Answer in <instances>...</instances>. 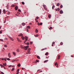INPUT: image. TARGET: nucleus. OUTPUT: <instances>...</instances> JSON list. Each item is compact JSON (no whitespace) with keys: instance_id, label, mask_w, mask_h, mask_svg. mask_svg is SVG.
<instances>
[{"instance_id":"f257e3e1","label":"nucleus","mask_w":74,"mask_h":74,"mask_svg":"<svg viewBox=\"0 0 74 74\" xmlns=\"http://www.w3.org/2000/svg\"><path fill=\"white\" fill-rule=\"evenodd\" d=\"M29 46H27L26 47L24 46L23 47V46H22V45H21V48H22H22H23V49H25V50H27V48H29Z\"/></svg>"},{"instance_id":"f03ea898","label":"nucleus","mask_w":74,"mask_h":74,"mask_svg":"<svg viewBox=\"0 0 74 74\" xmlns=\"http://www.w3.org/2000/svg\"><path fill=\"white\" fill-rule=\"evenodd\" d=\"M60 14H62L63 13V12L62 10H61L60 11Z\"/></svg>"},{"instance_id":"7ed1b4c3","label":"nucleus","mask_w":74,"mask_h":74,"mask_svg":"<svg viewBox=\"0 0 74 74\" xmlns=\"http://www.w3.org/2000/svg\"><path fill=\"white\" fill-rule=\"evenodd\" d=\"M8 56L9 58H11V54H10V53H8Z\"/></svg>"},{"instance_id":"20e7f679","label":"nucleus","mask_w":74,"mask_h":74,"mask_svg":"<svg viewBox=\"0 0 74 74\" xmlns=\"http://www.w3.org/2000/svg\"><path fill=\"white\" fill-rule=\"evenodd\" d=\"M9 38H10V40H11L12 41H14V39H13L12 38L10 37V36H9Z\"/></svg>"},{"instance_id":"39448f33","label":"nucleus","mask_w":74,"mask_h":74,"mask_svg":"<svg viewBox=\"0 0 74 74\" xmlns=\"http://www.w3.org/2000/svg\"><path fill=\"white\" fill-rule=\"evenodd\" d=\"M30 48H29L27 51L28 53L30 52Z\"/></svg>"},{"instance_id":"423d86ee","label":"nucleus","mask_w":74,"mask_h":74,"mask_svg":"<svg viewBox=\"0 0 74 74\" xmlns=\"http://www.w3.org/2000/svg\"><path fill=\"white\" fill-rule=\"evenodd\" d=\"M17 39L18 42H21V41L19 39V38H17Z\"/></svg>"},{"instance_id":"0eeeda50","label":"nucleus","mask_w":74,"mask_h":74,"mask_svg":"<svg viewBox=\"0 0 74 74\" xmlns=\"http://www.w3.org/2000/svg\"><path fill=\"white\" fill-rule=\"evenodd\" d=\"M6 7L7 9H8V8H9V5L8 4H8L6 6Z\"/></svg>"},{"instance_id":"6e6552de","label":"nucleus","mask_w":74,"mask_h":74,"mask_svg":"<svg viewBox=\"0 0 74 74\" xmlns=\"http://www.w3.org/2000/svg\"><path fill=\"white\" fill-rule=\"evenodd\" d=\"M17 8H18V7L17 6H16V7L15 8V10H17Z\"/></svg>"},{"instance_id":"1a4fd4ad","label":"nucleus","mask_w":74,"mask_h":74,"mask_svg":"<svg viewBox=\"0 0 74 74\" xmlns=\"http://www.w3.org/2000/svg\"><path fill=\"white\" fill-rule=\"evenodd\" d=\"M3 66H7V64H6V63H3Z\"/></svg>"},{"instance_id":"9d476101","label":"nucleus","mask_w":74,"mask_h":74,"mask_svg":"<svg viewBox=\"0 0 74 74\" xmlns=\"http://www.w3.org/2000/svg\"><path fill=\"white\" fill-rule=\"evenodd\" d=\"M23 36V34H22L21 33L20 34L18 35V36Z\"/></svg>"},{"instance_id":"9b49d317","label":"nucleus","mask_w":74,"mask_h":74,"mask_svg":"<svg viewBox=\"0 0 74 74\" xmlns=\"http://www.w3.org/2000/svg\"><path fill=\"white\" fill-rule=\"evenodd\" d=\"M3 12L4 14H5V10L4 9L3 10Z\"/></svg>"},{"instance_id":"f8f14e48","label":"nucleus","mask_w":74,"mask_h":74,"mask_svg":"<svg viewBox=\"0 0 74 74\" xmlns=\"http://www.w3.org/2000/svg\"><path fill=\"white\" fill-rule=\"evenodd\" d=\"M25 40H27V39H28L27 37L25 36Z\"/></svg>"},{"instance_id":"ddd939ff","label":"nucleus","mask_w":74,"mask_h":74,"mask_svg":"<svg viewBox=\"0 0 74 74\" xmlns=\"http://www.w3.org/2000/svg\"><path fill=\"white\" fill-rule=\"evenodd\" d=\"M22 26H25L26 25V24L25 23H23L22 24Z\"/></svg>"},{"instance_id":"4468645a","label":"nucleus","mask_w":74,"mask_h":74,"mask_svg":"<svg viewBox=\"0 0 74 74\" xmlns=\"http://www.w3.org/2000/svg\"><path fill=\"white\" fill-rule=\"evenodd\" d=\"M21 38L22 39V40H25V37L23 36L21 37Z\"/></svg>"},{"instance_id":"2eb2a0df","label":"nucleus","mask_w":74,"mask_h":74,"mask_svg":"<svg viewBox=\"0 0 74 74\" xmlns=\"http://www.w3.org/2000/svg\"><path fill=\"white\" fill-rule=\"evenodd\" d=\"M37 58H38V59H40V57L39 56H37Z\"/></svg>"},{"instance_id":"dca6fc26","label":"nucleus","mask_w":74,"mask_h":74,"mask_svg":"<svg viewBox=\"0 0 74 74\" xmlns=\"http://www.w3.org/2000/svg\"><path fill=\"white\" fill-rule=\"evenodd\" d=\"M22 25H20L19 27V29H21V28H22Z\"/></svg>"},{"instance_id":"f3484780","label":"nucleus","mask_w":74,"mask_h":74,"mask_svg":"<svg viewBox=\"0 0 74 74\" xmlns=\"http://www.w3.org/2000/svg\"><path fill=\"white\" fill-rule=\"evenodd\" d=\"M54 7H55V5H53L52 7V8L53 10L54 8Z\"/></svg>"},{"instance_id":"a211bd4d","label":"nucleus","mask_w":74,"mask_h":74,"mask_svg":"<svg viewBox=\"0 0 74 74\" xmlns=\"http://www.w3.org/2000/svg\"><path fill=\"white\" fill-rule=\"evenodd\" d=\"M16 51L18 52H19V49H16Z\"/></svg>"},{"instance_id":"6ab92c4d","label":"nucleus","mask_w":74,"mask_h":74,"mask_svg":"<svg viewBox=\"0 0 74 74\" xmlns=\"http://www.w3.org/2000/svg\"><path fill=\"white\" fill-rule=\"evenodd\" d=\"M60 56L58 55V59H60Z\"/></svg>"},{"instance_id":"aec40b11","label":"nucleus","mask_w":74,"mask_h":74,"mask_svg":"<svg viewBox=\"0 0 74 74\" xmlns=\"http://www.w3.org/2000/svg\"><path fill=\"white\" fill-rule=\"evenodd\" d=\"M48 60H46L44 61V63H46V62H48Z\"/></svg>"},{"instance_id":"412c9836","label":"nucleus","mask_w":74,"mask_h":74,"mask_svg":"<svg viewBox=\"0 0 74 74\" xmlns=\"http://www.w3.org/2000/svg\"><path fill=\"white\" fill-rule=\"evenodd\" d=\"M44 9L45 10H47V8H46V7H44Z\"/></svg>"},{"instance_id":"4be33fe9","label":"nucleus","mask_w":74,"mask_h":74,"mask_svg":"<svg viewBox=\"0 0 74 74\" xmlns=\"http://www.w3.org/2000/svg\"><path fill=\"white\" fill-rule=\"evenodd\" d=\"M13 55H14V56H15V55H16V54H15V53L14 52H13Z\"/></svg>"},{"instance_id":"5701e85b","label":"nucleus","mask_w":74,"mask_h":74,"mask_svg":"<svg viewBox=\"0 0 74 74\" xmlns=\"http://www.w3.org/2000/svg\"><path fill=\"white\" fill-rule=\"evenodd\" d=\"M0 66L2 68H3V67H4V66L3 65H2L1 64H0Z\"/></svg>"},{"instance_id":"b1692460","label":"nucleus","mask_w":74,"mask_h":74,"mask_svg":"<svg viewBox=\"0 0 74 74\" xmlns=\"http://www.w3.org/2000/svg\"><path fill=\"white\" fill-rule=\"evenodd\" d=\"M17 66L18 67H21V64H18L17 65Z\"/></svg>"},{"instance_id":"393cba45","label":"nucleus","mask_w":74,"mask_h":74,"mask_svg":"<svg viewBox=\"0 0 74 74\" xmlns=\"http://www.w3.org/2000/svg\"><path fill=\"white\" fill-rule=\"evenodd\" d=\"M52 27H49V29L50 30H52Z\"/></svg>"},{"instance_id":"a878e982","label":"nucleus","mask_w":74,"mask_h":74,"mask_svg":"<svg viewBox=\"0 0 74 74\" xmlns=\"http://www.w3.org/2000/svg\"><path fill=\"white\" fill-rule=\"evenodd\" d=\"M48 17L49 18H51V15H49Z\"/></svg>"},{"instance_id":"bb28decb","label":"nucleus","mask_w":74,"mask_h":74,"mask_svg":"<svg viewBox=\"0 0 74 74\" xmlns=\"http://www.w3.org/2000/svg\"><path fill=\"white\" fill-rule=\"evenodd\" d=\"M57 6H59V3H57V5H56Z\"/></svg>"},{"instance_id":"cd10ccee","label":"nucleus","mask_w":74,"mask_h":74,"mask_svg":"<svg viewBox=\"0 0 74 74\" xmlns=\"http://www.w3.org/2000/svg\"><path fill=\"white\" fill-rule=\"evenodd\" d=\"M27 28H28L29 29H30V26H27Z\"/></svg>"},{"instance_id":"c85d7f7f","label":"nucleus","mask_w":74,"mask_h":74,"mask_svg":"<svg viewBox=\"0 0 74 74\" xmlns=\"http://www.w3.org/2000/svg\"><path fill=\"white\" fill-rule=\"evenodd\" d=\"M7 14L8 15H10V12H8Z\"/></svg>"},{"instance_id":"c756f323","label":"nucleus","mask_w":74,"mask_h":74,"mask_svg":"<svg viewBox=\"0 0 74 74\" xmlns=\"http://www.w3.org/2000/svg\"><path fill=\"white\" fill-rule=\"evenodd\" d=\"M48 52H47L45 54V55H48Z\"/></svg>"},{"instance_id":"7c9ffc66","label":"nucleus","mask_w":74,"mask_h":74,"mask_svg":"<svg viewBox=\"0 0 74 74\" xmlns=\"http://www.w3.org/2000/svg\"><path fill=\"white\" fill-rule=\"evenodd\" d=\"M13 70H14V68H13L11 70V71H13Z\"/></svg>"},{"instance_id":"2f4dec72","label":"nucleus","mask_w":74,"mask_h":74,"mask_svg":"<svg viewBox=\"0 0 74 74\" xmlns=\"http://www.w3.org/2000/svg\"><path fill=\"white\" fill-rule=\"evenodd\" d=\"M12 62L13 63H14V62H15V60H12Z\"/></svg>"},{"instance_id":"473e14b6","label":"nucleus","mask_w":74,"mask_h":74,"mask_svg":"<svg viewBox=\"0 0 74 74\" xmlns=\"http://www.w3.org/2000/svg\"><path fill=\"white\" fill-rule=\"evenodd\" d=\"M60 8H63V5H61L60 6Z\"/></svg>"},{"instance_id":"72a5a7b5","label":"nucleus","mask_w":74,"mask_h":74,"mask_svg":"<svg viewBox=\"0 0 74 74\" xmlns=\"http://www.w3.org/2000/svg\"><path fill=\"white\" fill-rule=\"evenodd\" d=\"M36 33H38V30L37 29H36Z\"/></svg>"},{"instance_id":"f704fd0d","label":"nucleus","mask_w":74,"mask_h":74,"mask_svg":"<svg viewBox=\"0 0 74 74\" xmlns=\"http://www.w3.org/2000/svg\"><path fill=\"white\" fill-rule=\"evenodd\" d=\"M14 7V5H12L11 6V7Z\"/></svg>"},{"instance_id":"c9c22d12","label":"nucleus","mask_w":74,"mask_h":74,"mask_svg":"<svg viewBox=\"0 0 74 74\" xmlns=\"http://www.w3.org/2000/svg\"><path fill=\"white\" fill-rule=\"evenodd\" d=\"M35 36L36 37H38V35L37 34L36 35H35Z\"/></svg>"},{"instance_id":"e433bc0d","label":"nucleus","mask_w":74,"mask_h":74,"mask_svg":"<svg viewBox=\"0 0 74 74\" xmlns=\"http://www.w3.org/2000/svg\"><path fill=\"white\" fill-rule=\"evenodd\" d=\"M22 4H23V5H24L25 4V3H24V2H22Z\"/></svg>"},{"instance_id":"4c0bfd02","label":"nucleus","mask_w":74,"mask_h":74,"mask_svg":"<svg viewBox=\"0 0 74 74\" xmlns=\"http://www.w3.org/2000/svg\"><path fill=\"white\" fill-rule=\"evenodd\" d=\"M63 43H62V42H61L60 43V45H63Z\"/></svg>"},{"instance_id":"58836bf2","label":"nucleus","mask_w":74,"mask_h":74,"mask_svg":"<svg viewBox=\"0 0 74 74\" xmlns=\"http://www.w3.org/2000/svg\"><path fill=\"white\" fill-rule=\"evenodd\" d=\"M55 66H56V65H58V64L57 63V62H56L55 64Z\"/></svg>"},{"instance_id":"ea45409f","label":"nucleus","mask_w":74,"mask_h":74,"mask_svg":"<svg viewBox=\"0 0 74 74\" xmlns=\"http://www.w3.org/2000/svg\"><path fill=\"white\" fill-rule=\"evenodd\" d=\"M17 72H18L19 73V69H18L17 70Z\"/></svg>"},{"instance_id":"a19ab883","label":"nucleus","mask_w":74,"mask_h":74,"mask_svg":"<svg viewBox=\"0 0 74 74\" xmlns=\"http://www.w3.org/2000/svg\"><path fill=\"white\" fill-rule=\"evenodd\" d=\"M4 47H7V45H4Z\"/></svg>"},{"instance_id":"79ce46f5","label":"nucleus","mask_w":74,"mask_h":74,"mask_svg":"<svg viewBox=\"0 0 74 74\" xmlns=\"http://www.w3.org/2000/svg\"><path fill=\"white\" fill-rule=\"evenodd\" d=\"M27 40H25V41L24 42V44H26V43H25V42H26V41H27Z\"/></svg>"},{"instance_id":"37998d69","label":"nucleus","mask_w":74,"mask_h":74,"mask_svg":"<svg viewBox=\"0 0 74 74\" xmlns=\"http://www.w3.org/2000/svg\"><path fill=\"white\" fill-rule=\"evenodd\" d=\"M1 9L0 10V15L1 14Z\"/></svg>"},{"instance_id":"c03bdc74","label":"nucleus","mask_w":74,"mask_h":74,"mask_svg":"<svg viewBox=\"0 0 74 74\" xmlns=\"http://www.w3.org/2000/svg\"><path fill=\"white\" fill-rule=\"evenodd\" d=\"M1 74L0 73V74H4V73H3V72H1Z\"/></svg>"},{"instance_id":"a18cd8bd","label":"nucleus","mask_w":74,"mask_h":74,"mask_svg":"<svg viewBox=\"0 0 74 74\" xmlns=\"http://www.w3.org/2000/svg\"><path fill=\"white\" fill-rule=\"evenodd\" d=\"M27 45H29V42L27 43Z\"/></svg>"},{"instance_id":"49530a36","label":"nucleus","mask_w":74,"mask_h":74,"mask_svg":"<svg viewBox=\"0 0 74 74\" xmlns=\"http://www.w3.org/2000/svg\"><path fill=\"white\" fill-rule=\"evenodd\" d=\"M5 59H6V58H3L1 59V60H5Z\"/></svg>"},{"instance_id":"de8ad7c7","label":"nucleus","mask_w":74,"mask_h":74,"mask_svg":"<svg viewBox=\"0 0 74 74\" xmlns=\"http://www.w3.org/2000/svg\"><path fill=\"white\" fill-rule=\"evenodd\" d=\"M0 40L1 41H3V40L2 39H0Z\"/></svg>"},{"instance_id":"09e8293b","label":"nucleus","mask_w":74,"mask_h":74,"mask_svg":"<svg viewBox=\"0 0 74 74\" xmlns=\"http://www.w3.org/2000/svg\"><path fill=\"white\" fill-rule=\"evenodd\" d=\"M7 60H10V59L9 58H8L7 59Z\"/></svg>"},{"instance_id":"8fccbe9b","label":"nucleus","mask_w":74,"mask_h":74,"mask_svg":"<svg viewBox=\"0 0 74 74\" xmlns=\"http://www.w3.org/2000/svg\"><path fill=\"white\" fill-rule=\"evenodd\" d=\"M42 25V23H40V25Z\"/></svg>"},{"instance_id":"3c124183","label":"nucleus","mask_w":74,"mask_h":74,"mask_svg":"<svg viewBox=\"0 0 74 74\" xmlns=\"http://www.w3.org/2000/svg\"><path fill=\"white\" fill-rule=\"evenodd\" d=\"M38 26H40V23H38Z\"/></svg>"},{"instance_id":"603ef678","label":"nucleus","mask_w":74,"mask_h":74,"mask_svg":"<svg viewBox=\"0 0 74 74\" xmlns=\"http://www.w3.org/2000/svg\"><path fill=\"white\" fill-rule=\"evenodd\" d=\"M58 11H59L60 10V9H59V8H58V9H57Z\"/></svg>"},{"instance_id":"864d4df0","label":"nucleus","mask_w":74,"mask_h":74,"mask_svg":"<svg viewBox=\"0 0 74 74\" xmlns=\"http://www.w3.org/2000/svg\"><path fill=\"white\" fill-rule=\"evenodd\" d=\"M12 67V65H10L8 66V67Z\"/></svg>"},{"instance_id":"5fc2aeb1","label":"nucleus","mask_w":74,"mask_h":74,"mask_svg":"<svg viewBox=\"0 0 74 74\" xmlns=\"http://www.w3.org/2000/svg\"><path fill=\"white\" fill-rule=\"evenodd\" d=\"M36 62H39V60H36Z\"/></svg>"},{"instance_id":"6e6d98bb","label":"nucleus","mask_w":74,"mask_h":74,"mask_svg":"<svg viewBox=\"0 0 74 74\" xmlns=\"http://www.w3.org/2000/svg\"><path fill=\"white\" fill-rule=\"evenodd\" d=\"M36 19H38V16H37L36 17Z\"/></svg>"},{"instance_id":"4d7b16f0","label":"nucleus","mask_w":74,"mask_h":74,"mask_svg":"<svg viewBox=\"0 0 74 74\" xmlns=\"http://www.w3.org/2000/svg\"><path fill=\"white\" fill-rule=\"evenodd\" d=\"M18 11H19V12H21V10L19 9V10H18Z\"/></svg>"},{"instance_id":"13d9d810","label":"nucleus","mask_w":74,"mask_h":74,"mask_svg":"<svg viewBox=\"0 0 74 74\" xmlns=\"http://www.w3.org/2000/svg\"><path fill=\"white\" fill-rule=\"evenodd\" d=\"M55 42H53L52 43V44L53 45H54L55 44Z\"/></svg>"},{"instance_id":"bf43d9fd","label":"nucleus","mask_w":74,"mask_h":74,"mask_svg":"<svg viewBox=\"0 0 74 74\" xmlns=\"http://www.w3.org/2000/svg\"><path fill=\"white\" fill-rule=\"evenodd\" d=\"M2 33V31H0V34H1Z\"/></svg>"},{"instance_id":"052dcab7","label":"nucleus","mask_w":74,"mask_h":74,"mask_svg":"<svg viewBox=\"0 0 74 74\" xmlns=\"http://www.w3.org/2000/svg\"><path fill=\"white\" fill-rule=\"evenodd\" d=\"M43 7H45V5H43Z\"/></svg>"},{"instance_id":"680f3d73","label":"nucleus","mask_w":74,"mask_h":74,"mask_svg":"<svg viewBox=\"0 0 74 74\" xmlns=\"http://www.w3.org/2000/svg\"><path fill=\"white\" fill-rule=\"evenodd\" d=\"M30 44H31V45L32 44V42H30Z\"/></svg>"},{"instance_id":"e2e57ef3","label":"nucleus","mask_w":74,"mask_h":74,"mask_svg":"<svg viewBox=\"0 0 74 74\" xmlns=\"http://www.w3.org/2000/svg\"><path fill=\"white\" fill-rule=\"evenodd\" d=\"M27 31L28 32H29V29H27Z\"/></svg>"},{"instance_id":"0e129e2a","label":"nucleus","mask_w":74,"mask_h":74,"mask_svg":"<svg viewBox=\"0 0 74 74\" xmlns=\"http://www.w3.org/2000/svg\"><path fill=\"white\" fill-rule=\"evenodd\" d=\"M15 61H19V60H15Z\"/></svg>"},{"instance_id":"69168bd1","label":"nucleus","mask_w":74,"mask_h":74,"mask_svg":"<svg viewBox=\"0 0 74 74\" xmlns=\"http://www.w3.org/2000/svg\"><path fill=\"white\" fill-rule=\"evenodd\" d=\"M55 10H56V11H58V9H55Z\"/></svg>"},{"instance_id":"338daca9","label":"nucleus","mask_w":74,"mask_h":74,"mask_svg":"<svg viewBox=\"0 0 74 74\" xmlns=\"http://www.w3.org/2000/svg\"><path fill=\"white\" fill-rule=\"evenodd\" d=\"M5 61H7V60L6 59H5Z\"/></svg>"},{"instance_id":"774afa93","label":"nucleus","mask_w":74,"mask_h":74,"mask_svg":"<svg viewBox=\"0 0 74 74\" xmlns=\"http://www.w3.org/2000/svg\"><path fill=\"white\" fill-rule=\"evenodd\" d=\"M17 74H19V72H17Z\"/></svg>"}]
</instances>
